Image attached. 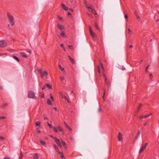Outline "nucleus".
I'll return each instance as SVG.
<instances>
[{
    "instance_id": "31",
    "label": "nucleus",
    "mask_w": 159,
    "mask_h": 159,
    "mask_svg": "<svg viewBox=\"0 0 159 159\" xmlns=\"http://www.w3.org/2000/svg\"><path fill=\"white\" fill-rule=\"evenodd\" d=\"M61 143H62V144H63L64 147L66 148V145L65 143L63 141H62Z\"/></svg>"
},
{
    "instance_id": "33",
    "label": "nucleus",
    "mask_w": 159,
    "mask_h": 159,
    "mask_svg": "<svg viewBox=\"0 0 159 159\" xmlns=\"http://www.w3.org/2000/svg\"><path fill=\"white\" fill-rule=\"evenodd\" d=\"M54 139L56 143H57L58 142H59L60 140L59 139L56 137H55Z\"/></svg>"
},
{
    "instance_id": "16",
    "label": "nucleus",
    "mask_w": 159,
    "mask_h": 159,
    "mask_svg": "<svg viewBox=\"0 0 159 159\" xmlns=\"http://www.w3.org/2000/svg\"><path fill=\"white\" fill-rule=\"evenodd\" d=\"M46 86L49 89H52V85L49 84H46Z\"/></svg>"
},
{
    "instance_id": "53",
    "label": "nucleus",
    "mask_w": 159,
    "mask_h": 159,
    "mask_svg": "<svg viewBox=\"0 0 159 159\" xmlns=\"http://www.w3.org/2000/svg\"><path fill=\"white\" fill-rule=\"evenodd\" d=\"M36 130H37V132L38 134L40 133L41 132L38 129V128H37L36 129Z\"/></svg>"
},
{
    "instance_id": "10",
    "label": "nucleus",
    "mask_w": 159,
    "mask_h": 159,
    "mask_svg": "<svg viewBox=\"0 0 159 159\" xmlns=\"http://www.w3.org/2000/svg\"><path fill=\"white\" fill-rule=\"evenodd\" d=\"M118 138L119 141H121V140H122V141L123 140H122V135L120 134V132L118 133Z\"/></svg>"
},
{
    "instance_id": "5",
    "label": "nucleus",
    "mask_w": 159,
    "mask_h": 159,
    "mask_svg": "<svg viewBox=\"0 0 159 159\" xmlns=\"http://www.w3.org/2000/svg\"><path fill=\"white\" fill-rule=\"evenodd\" d=\"M7 45V43L4 40L0 41V47H4Z\"/></svg>"
},
{
    "instance_id": "43",
    "label": "nucleus",
    "mask_w": 159,
    "mask_h": 159,
    "mask_svg": "<svg viewBox=\"0 0 159 159\" xmlns=\"http://www.w3.org/2000/svg\"><path fill=\"white\" fill-rule=\"evenodd\" d=\"M129 34H131L132 33V32L129 29H128Z\"/></svg>"
},
{
    "instance_id": "44",
    "label": "nucleus",
    "mask_w": 159,
    "mask_h": 159,
    "mask_svg": "<svg viewBox=\"0 0 159 159\" xmlns=\"http://www.w3.org/2000/svg\"><path fill=\"white\" fill-rule=\"evenodd\" d=\"M125 18L127 20H128V16L127 14H125Z\"/></svg>"
},
{
    "instance_id": "47",
    "label": "nucleus",
    "mask_w": 159,
    "mask_h": 159,
    "mask_svg": "<svg viewBox=\"0 0 159 159\" xmlns=\"http://www.w3.org/2000/svg\"><path fill=\"white\" fill-rule=\"evenodd\" d=\"M64 77L63 76H61L60 77V80L62 81H63L64 80Z\"/></svg>"
},
{
    "instance_id": "56",
    "label": "nucleus",
    "mask_w": 159,
    "mask_h": 159,
    "mask_svg": "<svg viewBox=\"0 0 159 159\" xmlns=\"http://www.w3.org/2000/svg\"><path fill=\"white\" fill-rule=\"evenodd\" d=\"M54 108L56 111H58V110L56 107H54Z\"/></svg>"
},
{
    "instance_id": "38",
    "label": "nucleus",
    "mask_w": 159,
    "mask_h": 159,
    "mask_svg": "<svg viewBox=\"0 0 159 159\" xmlns=\"http://www.w3.org/2000/svg\"><path fill=\"white\" fill-rule=\"evenodd\" d=\"M64 98H65V99L67 101V102H68V103H70V101H69V99H68V98H67L66 96H65V97H64Z\"/></svg>"
},
{
    "instance_id": "26",
    "label": "nucleus",
    "mask_w": 159,
    "mask_h": 159,
    "mask_svg": "<svg viewBox=\"0 0 159 159\" xmlns=\"http://www.w3.org/2000/svg\"><path fill=\"white\" fill-rule=\"evenodd\" d=\"M59 69L62 71H63L64 70V69L60 65H58Z\"/></svg>"
},
{
    "instance_id": "36",
    "label": "nucleus",
    "mask_w": 159,
    "mask_h": 159,
    "mask_svg": "<svg viewBox=\"0 0 159 159\" xmlns=\"http://www.w3.org/2000/svg\"><path fill=\"white\" fill-rule=\"evenodd\" d=\"M104 79H105V83H107V77H106V76H105V75L104 74Z\"/></svg>"
},
{
    "instance_id": "62",
    "label": "nucleus",
    "mask_w": 159,
    "mask_h": 159,
    "mask_svg": "<svg viewBox=\"0 0 159 159\" xmlns=\"http://www.w3.org/2000/svg\"><path fill=\"white\" fill-rule=\"evenodd\" d=\"M69 10L72 12H73L74 11V10L73 9L71 8H70V9H69Z\"/></svg>"
},
{
    "instance_id": "42",
    "label": "nucleus",
    "mask_w": 159,
    "mask_h": 159,
    "mask_svg": "<svg viewBox=\"0 0 159 159\" xmlns=\"http://www.w3.org/2000/svg\"><path fill=\"white\" fill-rule=\"evenodd\" d=\"M89 30L90 34H92V33H93V31L92 30L90 27H89Z\"/></svg>"
},
{
    "instance_id": "21",
    "label": "nucleus",
    "mask_w": 159,
    "mask_h": 159,
    "mask_svg": "<svg viewBox=\"0 0 159 159\" xmlns=\"http://www.w3.org/2000/svg\"><path fill=\"white\" fill-rule=\"evenodd\" d=\"M40 143L43 146H45L46 144L45 142L41 139H40Z\"/></svg>"
},
{
    "instance_id": "8",
    "label": "nucleus",
    "mask_w": 159,
    "mask_h": 159,
    "mask_svg": "<svg viewBox=\"0 0 159 159\" xmlns=\"http://www.w3.org/2000/svg\"><path fill=\"white\" fill-rule=\"evenodd\" d=\"M20 56L26 58L27 57L26 54L24 52H21L20 53Z\"/></svg>"
},
{
    "instance_id": "50",
    "label": "nucleus",
    "mask_w": 159,
    "mask_h": 159,
    "mask_svg": "<svg viewBox=\"0 0 159 159\" xmlns=\"http://www.w3.org/2000/svg\"><path fill=\"white\" fill-rule=\"evenodd\" d=\"M23 155L21 153H20V156L19 157V159H21V158H22V157H23Z\"/></svg>"
},
{
    "instance_id": "59",
    "label": "nucleus",
    "mask_w": 159,
    "mask_h": 159,
    "mask_svg": "<svg viewBox=\"0 0 159 159\" xmlns=\"http://www.w3.org/2000/svg\"><path fill=\"white\" fill-rule=\"evenodd\" d=\"M41 97L42 98H43L44 97V95L43 93V94L41 95Z\"/></svg>"
},
{
    "instance_id": "63",
    "label": "nucleus",
    "mask_w": 159,
    "mask_h": 159,
    "mask_svg": "<svg viewBox=\"0 0 159 159\" xmlns=\"http://www.w3.org/2000/svg\"><path fill=\"white\" fill-rule=\"evenodd\" d=\"M4 159H10V158L8 157H4Z\"/></svg>"
},
{
    "instance_id": "37",
    "label": "nucleus",
    "mask_w": 159,
    "mask_h": 159,
    "mask_svg": "<svg viewBox=\"0 0 159 159\" xmlns=\"http://www.w3.org/2000/svg\"><path fill=\"white\" fill-rule=\"evenodd\" d=\"M66 127L69 131H71V129L69 127L68 125H66Z\"/></svg>"
},
{
    "instance_id": "52",
    "label": "nucleus",
    "mask_w": 159,
    "mask_h": 159,
    "mask_svg": "<svg viewBox=\"0 0 159 159\" xmlns=\"http://www.w3.org/2000/svg\"><path fill=\"white\" fill-rule=\"evenodd\" d=\"M43 116H44V120H48V118L44 114L43 115Z\"/></svg>"
},
{
    "instance_id": "3",
    "label": "nucleus",
    "mask_w": 159,
    "mask_h": 159,
    "mask_svg": "<svg viewBox=\"0 0 159 159\" xmlns=\"http://www.w3.org/2000/svg\"><path fill=\"white\" fill-rule=\"evenodd\" d=\"M148 144V143H146L143 144L142 146L140 148V150L139 151V154H140L143 152L144 151Z\"/></svg>"
},
{
    "instance_id": "1",
    "label": "nucleus",
    "mask_w": 159,
    "mask_h": 159,
    "mask_svg": "<svg viewBox=\"0 0 159 159\" xmlns=\"http://www.w3.org/2000/svg\"><path fill=\"white\" fill-rule=\"evenodd\" d=\"M7 17L8 21L11 26L15 24V21L14 17L10 13L8 12L7 13Z\"/></svg>"
},
{
    "instance_id": "51",
    "label": "nucleus",
    "mask_w": 159,
    "mask_h": 159,
    "mask_svg": "<svg viewBox=\"0 0 159 159\" xmlns=\"http://www.w3.org/2000/svg\"><path fill=\"white\" fill-rule=\"evenodd\" d=\"M39 73H40V74L43 72V70H42L41 69H39Z\"/></svg>"
},
{
    "instance_id": "18",
    "label": "nucleus",
    "mask_w": 159,
    "mask_h": 159,
    "mask_svg": "<svg viewBox=\"0 0 159 159\" xmlns=\"http://www.w3.org/2000/svg\"><path fill=\"white\" fill-rule=\"evenodd\" d=\"M58 26L59 29L61 30H63L64 29V26L63 25H62L60 24L58 25Z\"/></svg>"
},
{
    "instance_id": "6",
    "label": "nucleus",
    "mask_w": 159,
    "mask_h": 159,
    "mask_svg": "<svg viewBox=\"0 0 159 159\" xmlns=\"http://www.w3.org/2000/svg\"><path fill=\"white\" fill-rule=\"evenodd\" d=\"M41 76L42 79H43L44 77H46L48 75V73L46 71H44L41 74Z\"/></svg>"
},
{
    "instance_id": "30",
    "label": "nucleus",
    "mask_w": 159,
    "mask_h": 159,
    "mask_svg": "<svg viewBox=\"0 0 159 159\" xmlns=\"http://www.w3.org/2000/svg\"><path fill=\"white\" fill-rule=\"evenodd\" d=\"M53 145L54 148L56 151H57L58 149V147L55 144H54Z\"/></svg>"
},
{
    "instance_id": "61",
    "label": "nucleus",
    "mask_w": 159,
    "mask_h": 159,
    "mask_svg": "<svg viewBox=\"0 0 159 159\" xmlns=\"http://www.w3.org/2000/svg\"><path fill=\"white\" fill-rule=\"evenodd\" d=\"M60 46L61 47H62V48H63L64 47V45L63 43H62V44H60Z\"/></svg>"
},
{
    "instance_id": "60",
    "label": "nucleus",
    "mask_w": 159,
    "mask_h": 159,
    "mask_svg": "<svg viewBox=\"0 0 159 159\" xmlns=\"http://www.w3.org/2000/svg\"><path fill=\"white\" fill-rule=\"evenodd\" d=\"M71 16V14L70 12H68V16Z\"/></svg>"
},
{
    "instance_id": "23",
    "label": "nucleus",
    "mask_w": 159,
    "mask_h": 159,
    "mask_svg": "<svg viewBox=\"0 0 159 159\" xmlns=\"http://www.w3.org/2000/svg\"><path fill=\"white\" fill-rule=\"evenodd\" d=\"M138 20L139 21H141V19L139 17V15L138 14V13H136V15H135Z\"/></svg>"
},
{
    "instance_id": "19",
    "label": "nucleus",
    "mask_w": 159,
    "mask_h": 159,
    "mask_svg": "<svg viewBox=\"0 0 159 159\" xmlns=\"http://www.w3.org/2000/svg\"><path fill=\"white\" fill-rule=\"evenodd\" d=\"M35 125L36 126H40V121H37L35 123Z\"/></svg>"
},
{
    "instance_id": "4",
    "label": "nucleus",
    "mask_w": 159,
    "mask_h": 159,
    "mask_svg": "<svg viewBox=\"0 0 159 159\" xmlns=\"http://www.w3.org/2000/svg\"><path fill=\"white\" fill-rule=\"evenodd\" d=\"M85 6H86L87 8L88 9L90 12H93L94 11V9L93 8L92 6L90 5V6H87V4H86Z\"/></svg>"
},
{
    "instance_id": "45",
    "label": "nucleus",
    "mask_w": 159,
    "mask_h": 159,
    "mask_svg": "<svg viewBox=\"0 0 159 159\" xmlns=\"http://www.w3.org/2000/svg\"><path fill=\"white\" fill-rule=\"evenodd\" d=\"M50 98H51V99H52V101H53L54 100V98H53V97L52 96V94H50Z\"/></svg>"
},
{
    "instance_id": "2",
    "label": "nucleus",
    "mask_w": 159,
    "mask_h": 159,
    "mask_svg": "<svg viewBox=\"0 0 159 159\" xmlns=\"http://www.w3.org/2000/svg\"><path fill=\"white\" fill-rule=\"evenodd\" d=\"M28 97L29 98H32L35 99H37V98L35 96L34 93L31 91H29L28 92Z\"/></svg>"
},
{
    "instance_id": "13",
    "label": "nucleus",
    "mask_w": 159,
    "mask_h": 159,
    "mask_svg": "<svg viewBox=\"0 0 159 159\" xmlns=\"http://www.w3.org/2000/svg\"><path fill=\"white\" fill-rule=\"evenodd\" d=\"M105 84H107L108 85L107 87L108 89L110 88L111 87V83L110 81H107V83H105Z\"/></svg>"
},
{
    "instance_id": "40",
    "label": "nucleus",
    "mask_w": 159,
    "mask_h": 159,
    "mask_svg": "<svg viewBox=\"0 0 159 159\" xmlns=\"http://www.w3.org/2000/svg\"><path fill=\"white\" fill-rule=\"evenodd\" d=\"M91 35L93 37V38H95L96 37V34H95L93 32L92 33V34H91Z\"/></svg>"
},
{
    "instance_id": "9",
    "label": "nucleus",
    "mask_w": 159,
    "mask_h": 159,
    "mask_svg": "<svg viewBox=\"0 0 159 159\" xmlns=\"http://www.w3.org/2000/svg\"><path fill=\"white\" fill-rule=\"evenodd\" d=\"M61 7L65 11H67L68 10V8L67 7H66V6L64 4H61Z\"/></svg>"
},
{
    "instance_id": "49",
    "label": "nucleus",
    "mask_w": 159,
    "mask_h": 159,
    "mask_svg": "<svg viewBox=\"0 0 159 159\" xmlns=\"http://www.w3.org/2000/svg\"><path fill=\"white\" fill-rule=\"evenodd\" d=\"M139 118L140 119L143 118V115H140L139 117Z\"/></svg>"
},
{
    "instance_id": "7",
    "label": "nucleus",
    "mask_w": 159,
    "mask_h": 159,
    "mask_svg": "<svg viewBox=\"0 0 159 159\" xmlns=\"http://www.w3.org/2000/svg\"><path fill=\"white\" fill-rule=\"evenodd\" d=\"M140 131L139 130H138V131L137 132V134H136V135L134 139V142L138 138V137L139 135H140Z\"/></svg>"
},
{
    "instance_id": "46",
    "label": "nucleus",
    "mask_w": 159,
    "mask_h": 159,
    "mask_svg": "<svg viewBox=\"0 0 159 159\" xmlns=\"http://www.w3.org/2000/svg\"><path fill=\"white\" fill-rule=\"evenodd\" d=\"M150 79V80H152V73H151L149 75Z\"/></svg>"
},
{
    "instance_id": "48",
    "label": "nucleus",
    "mask_w": 159,
    "mask_h": 159,
    "mask_svg": "<svg viewBox=\"0 0 159 159\" xmlns=\"http://www.w3.org/2000/svg\"><path fill=\"white\" fill-rule=\"evenodd\" d=\"M5 119L6 117L4 116H0V119Z\"/></svg>"
},
{
    "instance_id": "54",
    "label": "nucleus",
    "mask_w": 159,
    "mask_h": 159,
    "mask_svg": "<svg viewBox=\"0 0 159 159\" xmlns=\"http://www.w3.org/2000/svg\"><path fill=\"white\" fill-rule=\"evenodd\" d=\"M149 116V115H143V118H147Z\"/></svg>"
},
{
    "instance_id": "35",
    "label": "nucleus",
    "mask_w": 159,
    "mask_h": 159,
    "mask_svg": "<svg viewBox=\"0 0 159 159\" xmlns=\"http://www.w3.org/2000/svg\"><path fill=\"white\" fill-rule=\"evenodd\" d=\"M143 104H140L139 105L138 108V110L137 111V112L139 111V109L140 108H141V107H143Z\"/></svg>"
},
{
    "instance_id": "55",
    "label": "nucleus",
    "mask_w": 159,
    "mask_h": 159,
    "mask_svg": "<svg viewBox=\"0 0 159 159\" xmlns=\"http://www.w3.org/2000/svg\"><path fill=\"white\" fill-rule=\"evenodd\" d=\"M5 139V138L2 136H0V140H3Z\"/></svg>"
},
{
    "instance_id": "12",
    "label": "nucleus",
    "mask_w": 159,
    "mask_h": 159,
    "mask_svg": "<svg viewBox=\"0 0 159 159\" xmlns=\"http://www.w3.org/2000/svg\"><path fill=\"white\" fill-rule=\"evenodd\" d=\"M68 57L69 58L70 61L72 63H75V61L74 60V59L71 58V57L70 55L68 56Z\"/></svg>"
},
{
    "instance_id": "22",
    "label": "nucleus",
    "mask_w": 159,
    "mask_h": 159,
    "mask_svg": "<svg viewBox=\"0 0 159 159\" xmlns=\"http://www.w3.org/2000/svg\"><path fill=\"white\" fill-rule=\"evenodd\" d=\"M59 94L62 98H64V97L65 96H64V95L63 93V92H60Z\"/></svg>"
},
{
    "instance_id": "58",
    "label": "nucleus",
    "mask_w": 159,
    "mask_h": 159,
    "mask_svg": "<svg viewBox=\"0 0 159 159\" xmlns=\"http://www.w3.org/2000/svg\"><path fill=\"white\" fill-rule=\"evenodd\" d=\"M58 17H59V19L60 20H63V18H62V17H59V16H58Z\"/></svg>"
},
{
    "instance_id": "14",
    "label": "nucleus",
    "mask_w": 159,
    "mask_h": 159,
    "mask_svg": "<svg viewBox=\"0 0 159 159\" xmlns=\"http://www.w3.org/2000/svg\"><path fill=\"white\" fill-rule=\"evenodd\" d=\"M33 159H39V155L37 153H35L33 157Z\"/></svg>"
},
{
    "instance_id": "20",
    "label": "nucleus",
    "mask_w": 159,
    "mask_h": 159,
    "mask_svg": "<svg viewBox=\"0 0 159 159\" xmlns=\"http://www.w3.org/2000/svg\"><path fill=\"white\" fill-rule=\"evenodd\" d=\"M47 104L50 105V106H52V103L51 101L49 99H48L47 100Z\"/></svg>"
},
{
    "instance_id": "34",
    "label": "nucleus",
    "mask_w": 159,
    "mask_h": 159,
    "mask_svg": "<svg viewBox=\"0 0 159 159\" xmlns=\"http://www.w3.org/2000/svg\"><path fill=\"white\" fill-rule=\"evenodd\" d=\"M99 62L101 65V66L102 69L103 70H104V68L103 66V64H102V62L101 61H100Z\"/></svg>"
},
{
    "instance_id": "25",
    "label": "nucleus",
    "mask_w": 159,
    "mask_h": 159,
    "mask_svg": "<svg viewBox=\"0 0 159 159\" xmlns=\"http://www.w3.org/2000/svg\"><path fill=\"white\" fill-rule=\"evenodd\" d=\"M52 129L55 132L57 133L58 132V130L57 129L55 128L53 126Z\"/></svg>"
},
{
    "instance_id": "27",
    "label": "nucleus",
    "mask_w": 159,
    "mask_h": 159,
    "mask_svg": "<svg viewBox=\"0 0 159 159\" xmlns=\"http://www.w3.org/2000/svg\"><path fill=\"white\" fill-rule=\"evenodd\" d=\"M58 129L60 132H62L63 131V129L60 126H58L57 127Z\"/></svg>"
},
{
    "instance_id": "29",
    "label": "nucleus",
    "mask_w": 159,
    "mask_h": 159,
    "mask_svg": "<svg viewBox=\"0 0 159 159\" xmlns=\"http://www.w3.org/2000/svg\"><path fill=\"white\" fill-rule=\"evenodd\" d=\"M97 70L98 72L99 73H100V67L99 66H98L97 67Z\"/></svg>"
},
{
    "instance_id": "39",
    "label": "nucleus",
    "mask_w": 159,
    "mask_h": 159,
    "mask_svg": "<svg viewBox=\"0 0 159 159\" xmlns=\"http://www.w3.org/2000/svg\"><path fill=\"white\" fill-rule=\"evenodd\" d=\"M65 34L64 32L63 31H62V32L61 34V36L62 37H63L65 36Z\"/></svg>"
},
{
    "instance_id": "17",
    "label": "nucleus",
    "mask_w": 159,
    "mask_h": 159,
    "mask_svg": "<svg viewBox=\"0 0 159 159\" xmlns=\"http://www.w3.org/2000/svg\"><path fill=\"white\" fill-rule=\"evenodd\" d=\"M94 26L97 30L99 31L100 30V28L98 26L96 22L95 23Z\"/></svg>"
},
{
    "instance_id": "15",
    "label": "nucleus",
    "mask_w": 159,
    "mask_h": 159,
    "mask_svg": "<svg viewBox=\"0 0 159 159\" xmlns=\"http://www.w3.org/2000/svg\"><path fill=\"white\" fill-rule=\"evenodd\" d=\"M8 103H5L4 104H3L2 105L0 106V107L1 108H3L4 107H5L8 105Z\"/></svg>"
},
{
    "instance_id": "64",
    "label": "nucleus",
    "mask_w": 159,
    "mask_h": 159,
    "mask_svg": "<svg viewBox=\"0 0 159 159\" xmlns=\"http://www.w3.org/2000/svg\"><path fill=\"white\" fill-rule=\"evenodd\" d=\"M129 47L130 48H133V46L132 45H130L129 46Z\"/></svg>"
},
{
    "instance_id": "11",
    "label": "nucleus",
    "mask_w": 159,
    "mask_h": 159,
    "mask_svg": "<svg viewBox=\"0 0 159 159\" xmlns=\"http://www.w3.org/2000/svg\"><path fill=\"white\" fill-rule=\"evenodd\" d=\"M57 152H58L59 154H61V157L62 159H65L64 156L62 152H60L59 151H57Z\"/></svg>"
},
{
    "instance_id": "41",
    "label": "nucleus",
    "mask_w": 159,
    "mask_h": 159,
    "mask_svg": "<svg viewBox=\"0 0 159 159\" xmlns=\"http://www.w3.org/2000/svg\"><path fill=\"white\" fill-rule=\"evenodd\" d=\"M27 52H28L30 53H31V51L29 49H26L25 50Z\"/></svg>"
},
{
    "instance_id": "28",
    "label": "nucleus",
    "mask_w": 159,
    "mask_h": 159,
    "mask_svg": "<svg viewBox=\"0 0 159 159\" xmlns=\"http://www.w3.org/2000/svg\"><path fill=\"white\" fill-rule=\"evenodd\" d=\"M68 47L69 49H70L72 50H74V48L72 46L68 45Z\"/></svg>"
},
{
    "instance_id": "24",
    "label": "nucleus",
    "mask_w": 159,
    "mask_h": 159,
    "mask_svg": "<svg viewBox=\"0 0 159 159\" xmlns=\"http://www.w3.org/2000/svg\"><path fill=\"white\" fill-rule=\"evenodd\" d=\"M13 57L18 62L19 61V58L16 56H13Z\"/></svg>"
},
{
    "instance_id": "32",
    "label": "nucleus",
    "mask_w": 159,
    "mask_h": 159,
    "mask_svg": "<svg viewBox=\"0 0 159 159\" xmlns=\"http://www.w3.org/2000/svg\"><path fill=\"white\" fill-rule=\"evenodd\" d=\"M48 124V125L50 127V129H52L53 126H52V125L50 124L48 122H47Z\"/></svg>"
},
{
    "instance_id": "57",
    "label": "nucleus",
    "mask_w": 159,
    "mask_h": 159,
    "mask_svg": "<svg viewBox=\"0 0 159 159\" xmlns=\"http://www.w3.org/2000/svg\"><path fill=\"white\" fill-rule=\"evenodd\" d=\"M45 88V85H44L42 87V90H43Z\"/></svg>"
}]
</instances>
